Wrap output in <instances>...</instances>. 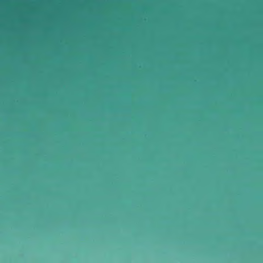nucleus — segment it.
Here are the masks:
<instances>
[{
	"instance_id": "nucleus-1",
	"label": "nucleus",
	"mask_w": 263,
	"mask_h": 263,
	"mask_svg": "<svg viewBox=\"0 0 263 263\" xmlns=\"http://www.w3.org/2000/svg\"><path fill=\"white\" fill-rule=\"evenodd\" d=\"M226 43H227V128H229L230 115V0H227L226 8Z\"/></svg>"
},
{
	"instance_id": "nucleus-2",
	"label": "nucleus",
	"mask_w": 263,
	"mask_h": 263,
	"mask_svg": "<svg viewBox=\"0 0 263 263\" xmlns=\"http://www.w3.org/2000/svg\"><path fill=\"white\" fill-rule=\"evenodd\" d=\"M229 132H228V133H227V138L229 139ZM228 150H227V159L228 160L229 159V139H228Z\"/></svg>"
}]
</instances>
